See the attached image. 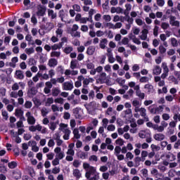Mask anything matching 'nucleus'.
<instances>
[{
    "label": "nucleus",
    "instance_id": "obj_1",
    "mask_svg": "<svg viewBox=\"0 0 180 180\" xmlns=\"http://www.w3.org/2000/svg\"><path fill=\"white\" fill-rule=\"evenodd\" d=\"M26 117H27V122L28 123V124H34V123H36V119L34 118V117H33L32 115V112H30V111H28L26 114H25Z\"/></svg>",
    "mask_w": 180,
    "mask_h": 180
},
{
    "label": "nucleus",
    "instance_id": "obj_2",
    "mask_svg": "<svg viewBox=\"0 0 180 180\" xmlns=\"http://www.w3.org/2000/svg\"><path fill=\"white\" fill-rule=\"evenodd\" d=\"M169 24L171 26H175L176 27H179L180 22L176 20V17L174 15L169 16Z\"/></svg>",
    "mask_w": 180,
    "mask_h": 180
},
{
    "label": "nucleus",
    "instance_id": "obj_3",
    "mask_svg": "<svg viewBox=\"0 0 180 180\" xmlns=\"http://www.w3.org/2000/svg\"><path fill=\"white\" fill-rule=\"evenodd\" d=\"M74 88V84L70 82H66L63 84L64 91H71Z\"/></svg>",
    "mask_w": 180,
    "mask_h": 180
},
{
    "label": "nucleus",
    "instance_id": "obj_4",
    "mask_svg": "<svg viewBox=\"0 0 180 180\" xmlns=\"http://www.w3.org/2000/svg\"><path fill=\"white\" fill-rule=\"evenodd\" d=\"M37 94V89L34 86H32L27 91V96H29V98H33V96H36Z\"/></svg>",
    "mask_w": 180,
    "mask_h": 180
},
{
    "label": "nucleus",
    "instance_id": "obj_5",
    "mask_svg": "<svg viewBox=\"0 0 180 180\" xmlns=\"http://www.w3.org/2000/svg\"><path fill=\"white\" fill-rule=\"evenodd\" d=\"M79 110H81V108L78 107L73 109V115L75 119H82V115L79 114Z\"/></svg>",
    "mask_w": 180,
    "mask_h": 180
},
{
    "label": "nucleus",
    "instance_id": "obj_6",
    "mask_svg": "<svg viewBox=\"0 0 180 180\" xmlns=\"http://www.w3.org/2000/svg\"><path fill=\"white\" fill-rule=\"evenodd\" d=\"M15 75L17 79H23L25 78V75H23V71L18 70L15 71Z\"/></svg>",
    "mask_w": 180,
    "mask_h": 180
},
{
    "label": "nucleus",
    "instance_id": "obj_7",
    "mask_svg": "<svg viewBox=\"0 0 180 180\" xmlns=\"http://www.w3.org/2000/svg\"><path fill=\"white\" fill-rule=\"evenodd\" d=\"M153 137L156 141H162L165 139V135L164 134H155Z\"/></svg>",
    "mask_w": 180,
    "mask_h": 180
},
{
    "label": "nucleus",
    "instance_id": "obj_8",
    "mask_svg": "<svg viewBox=\"0 0 180 180\" xmlns=\"http://www.w3.org/2000/svg\"><path fill=\"white\" fill-rule=\"evenodd\" d=\"M147 34H148V30L143 29L142 30V34L140 36L141 40H147Z\"/></svg>",
    "mask_w": 180,
    "mask_h": 180
},
{
    "label": "nucleus",
    "instance_id": "obj_9",
    "mask_svg": "<svg viewBox=\"0 0 180 180\" xmlns=\"http://www.w3.org/2000/svg\"><path fill=\"white\" fill-rule=\"evenodd\" d=\"M57 64H58V62L56 58H51L49 60L48 65H49V67H56Z\"/></svg>",
    "mask_w": 180,
    "mask_h": 180
},
{
    "label": "nucleus",
    "instance_id": "obj_10",
    "mask_svg": "<svg viewBox=\"0 0 180 180\" xmlns=\"http://www.w3.org/2000/svg\"><path fill=\"white\" fill-rule=\"evenodd\" d=\"M95 53V46H90L88 47L86 53L88 56H94V53Z\"/></svg>",
    "mask_w": 180,
    "mask_h": 180
},
{
    "label": "nucleus",
    "instance_id": "obj_11",
    "mask_svg": "<svg viewBox=\"0 0 180 180\" xmlns=\"http://www.w3.org/2000/svg\"><path fill=\"white\" fill-rule=\"evenodd\" d=\"M46 15V8L41 7L38 9L37 12V15L38 16H44Z\"/></svg>",
    "mask_w": 180,
    "mask_h": 180
},
{
    "label": "nucleus",
    "instance_id": "obj_12",
    "mask_svg": "<svg viewBox=\"0 0 180 180\" xmlns=\"http://www.w3.org/2000/svg\"><path fill=\"white\" fill-rule=\"evenodd\" d=\"M161 68L158 65H156L155 69L153 70V75H160L161 74Z\"/></svg>",
    "mask_w": 180,
    "mask_h": 180
},
{
    "label": "nucleus",
    "instance_id": "obj_13",
    "mask_svg": "<svg viewBox=\"0 0 180 180\" xmlns=\"http://www.w3.org/2000/svg\"><path fill=\"white\" fill-rule=\"evenodd\" d=\"M106 44H108V39L106 38L102 39L100 41V48L105 49Z\"/></svg>",
    "mask_w": 180,
    "mask_h": 180
},
{
    "label": "nucleus",
    "instance_id": "obj_14",
    "mask_svg": "<svg viewBox=\"0 0 180 180\" xmlns=\"http://www.w3.org/2000/svg\"><path fill=\"white\" fill-rule=\"evenodd\" d=\"M13 174L14 179L18 180L22 178V172L20 171L13 172Z\"/></svg>",
    "mask_w": 180,
    "mask_h": 180
},
{
    "label": "nucleus",
    "instance_id": "obj_15",
    "mask_svg": "<svg viewBox=\"0 0 180 180\" xmlns=\"http://www.w3.org/2000/svg\"><path fill=\"white\" fill-rule=\"evenodd\" d=\"M106 79V74L105 72H102L98 78V81L101 84H105V80Z\"/></svg>",
    "mask_w": 180,
    "mask_h": 180
},
{
    "label": "nucleus",
    "instance_id": "obj_16",
    "mask_svg": "<svg viewBox=\"0 0 180 180\" xmlns=\"http://www.w3.org/2000/svg\"><path fill=\"white\" fill-rule=\"evenodd\" d=\"M8 168H10V169H15V168H16V167H18V162H16L15 161L8 162Z\"/></svg>",
    "mask_w": 180,
    "mask_h": 180
},
{
    "label": "nucleus",
    "instance_id": "obj_17",
    "mask_svg": "<svg viewBox=\"0 0 180 180\" xmlns=\"http://www.w3.org/2000/svg\"><path fill=\"white\" fill-rule=\"evenodd\" d=\"M58 16L60 18L61 22H64V18H65V11L64 10H60L58 12Z\"/></svg>",
    "mask_w": 180,
    "mask_h": 180
},
{
    "label": "nucleus",
    "instance_id": "obj_18",
    "mask_svg": "<svg viewBox=\"0 0 180 180\" xmlns=\"http://www.w3.org/2000/svg\"><path fill=\"white\" fill-rule=\"evenodd\" d=\"M73 175L77 178V179H79V178H81V173L79 172V169H75L73 170Z\"/></svg>",
    "mask_w": 180,
    "mask_h": 180
},
{
    "label": "nucleus",
    "instance_id": "obj_19",
    "mask_svg": "<svg viewBox=\"0 0 180 180\" xmlns=\"http://www.w3.org/2000/svg\"><path fill=\"white\" fill-rule=\"evenodd\" d=\"M92 172H95V169H94V167H91L90 168V171L86 172L85 174V176L87 179H89V178H91V174H92Z\"/></svg>",
    "mask_w": 180,
    "mask_h": 180
},
{
    "label": "nucleus",
    "instance_id": "obj_20",
    "mask_svg": "<svg viewBox=\"0 0 180 180\" xmlns=\"http://www.w3.org/2000/svg\"><path fill=\"white\" fill-rule=\"evenodd\" d=\"M141 161V158H140V157H136L134 158V162H135L134 167H135V168H137V167L140 166Z\"/></svg>",
    "mask_w": 180,
    "mask_h": 180
},
{
    "label": "nucleus",
    "instance_id": "obj_21",
    "mask_svg": "<svg viewBox=\"0 0 180 180\" xmlns=\"http://www.w3.org/2000/svg\"><path fill=\"white\" fill-rule=\"evenodd\" d=\"M15 115L16 117H20V116H23V110L22 109H15Z\"/></svg>",
    "mask_w": 180,
    "mask_h": 180
},
{
    "label": "nucleus",
    "instance_id": "obj_22",
    "mask_svg": "<svg viewBox=\"0 0 180 180\" xmlns=\"http://www.w3.org/2000/svg\"><path fill=\"white\" fill-rule=\"evenodd\" d=\"M79 29V27H78V25L74 24L72 25V27L70 30H68V33H74V32H77Z\"/></svg>",
    "mask_w": 180,
    "mask_h": 180
},
{
    "label": "nucleus",
    "instance_id": "obj_23",
    "mask_svg": "<svg viewBox=\"0 0 180 180\" xmlns=\"http://www.w3.org/2000/svg\"><path fill=\"white\" fill-rule=\"evenodd\" d=\"M136 96L139 97V99H144V98H146V94L144 93H141V91H136Z\"/></svg>",
    "mask_w": 180,
    "mask_h": 180
},
{
    "label": "nucleus",
    "instance_id": "obj_24",
    "mask_svg": "<svg viewBox=\"0 0 180 180\" xmlns=\"http://www.w3.org/2000/svg\"><path fill=\"white\" fill-rule=\"evenodd\" d=\"M60 94V90L57 88H54L52 89V95L53 96H58Z\"/></svg>",
    "mask_w": 180,
    "mask_h": 180
},
{
    "label": "nucleus",
    "instance_id": "obj_25",
    "mask_svg": "<svg viewBox=\"0 0 180 180\" xmlns=\"http://www.w3.org/2000/svg\"><path fill=\"white\" fill-rule=\"evenodd\" d=\"M162 68H163L164 72H169V69H168V66L167 65V63L163 62L162 63Z\"/></svg>",
    "mask_w": 180,
    "mask_h": 180
},
{
    "label": "nucleus",
    "instance_id": "obj_26",
    "mask_svg": "<svg viewBox=\"0 0 180 180\" xmlns=\"http://www.w3.org/2000/svg\"><path fill=\"white\" fill-rule=\"evenodd\" d=\"M51 103H54V99L53 98H48L46 103V106H50Z\"/></svg>",
    "mask_w": 180,
    "mask_h": 180
},
{
    "label": "nucleus",
    "instance_id": "obj_27",
    "mask_svg": "<svg viewBox=\"0 0 180 180\" xmlns=\"http://www.w3.org/2000/svg\"><path fill=\"white\" fill-rule=\"evenodd\" d=\"M69 34H71L72 37H81V32L76 31V32L74 34V32H69Z\"/></svg>",
    "mask_w": 180,
    "mask_h": 180
},
{
    "label": "nucleus",
    "instance_id": "obj_28",
    "mask_svg": "<svg viewBox=\"0 0 180 180\" xmlns=\"http://www.w3.org/2000/svg\"><path fill=\"white\" fill-rule=\"evenodd\" d=\"M25 53L28 55L33 54L34 53V48L31 47L25 49Z\"/></svg>",
    "mask_w": 180,
    "mask_h": 180
},
{
    "label": "nucleus",
    "instance_id": "obj_29",
    "mask_svg": "<svg viewBox=\"0 0 180 180\" xmlns=\"http://www.w3.org/2000/svg\"><path fill=\"white\" fill-rule=\"evenodd\" d=\"M159 51H160V54H164V53H167V49H165V47H164V46L160 45L159 46Z\"/></svg>",
    "mask_w": 180,
    "mask_h": 180
},
{
    "label": "nucleus",
    "instance_id": "obj_30",
    "mask_svg": "<svg viewBox=\"0 0 180 180\" xmlns=\"http://www.w3.org/2000/svg\"><path fill=\"white\" fill-rule=\"evenodd\" d=\"M124 15H126L127 18L126 20H127L129 22V23H130V25H133V22H134V20L133 19V18H130V16H129L126 12L124 13Z\"/></svg>",
    "mask_w": 180,
    "mask_h": 180
},
{
    "label": "nucleus",
    "instance_id": "obj_31",
    "mask_svg": "<svg viewBox=\"0 0 180 180\" xmlns=\"http://www.w3.org/2000/svg\"><path fill=\"white\" fill-rule=\"evenodd\" d=\"M150 148L152 150V151H153L155 153V151H160V146H157V145H154V144H152L150 146Z\"/></svg>",
    "mask_w": 180,
    "mask_h": 180
},
{
    "label": "nucleus",
    "instance_id": "obj_32",
    "mask_svg": "<svg viewBox=\"0 0 180 180\" xmlns=\"http://www.w3.org/2000/svg\"><path fill=\"white\" fill-rule=\"evenodd\" d=\"M61 56V53L58 51H52L51 53V57H60Z\"/></svg>",
    "mask_w": 180,
    "mask_h": 180
},
{
    "label": "nucleus",
    "instance_id": "obj_33",
    "mask_svg": "<svg viewBox=\"0 0 180 180\" xmlns=\"http://www.w3.org/2000/svg\"><path fill=\"white\" fill-rule=\"evenodd\" d=\"M171 43H172V46L173 47L178 46V41L175 38H172L171 39Z\"/></svg>",
    "mask_w": 180,
    "mask_h": 180
},
{
    "label": "nucleus",
    "instance_id": "obj_34",
    "mask_svg": "<svg viewBox=\"0 0 180 180\" xmlns=\"http://www.w3.org/2000/svg\"><path fill=\"white\" fill-rule=\"evenodd\" d=\"M116 144H118V146H123L124 144V141L122 138H118L117 140L115 141Z\"/></svg>",
    "mask_w": 180,
    "mask_h": 180
},
{
    "label": "nucleus",
    "instance_id": "obj_35",
    "mask_svg": "<svg viewBox=\"0 0 180 180\" xmlns=\"http://www.w3.org/2000/svg\"><path fill=\"white\" fill-rule=\"evenodd\" d=\"M72 165H73V167H75V168H79V165H81V162H79V160H75L73 161Z\"/></svg>",
    "mask_w": 180,
    "mask_h": 180
},
{
    "label": "nucleus",
    "instance_id": "obj_36",
    "mask_svg": "<svg viewBox=\"0 0 180 180\" xmlns=\"http://www.w3.org/2000/svg\"><path fill=\"white\" fill-rule=\"evenodd\" d=\"M55 103H60V105H63L64 103V98H57L54 100Z\"/></svg>",
    "mask_w": 180,
    "mask_h": 180
},
{
    "label": "nucleus",
    "instance_id": "obj_37",
    "mask_svg": "<svg viewBox=\"0 0 180 180\" xmlns=\"http://www.w3.org/2000/svg\"><path fill=\"white\" fill-rule=\"evenodd\" d=\"M153 85L150 84H145L144 86V89H148V92H151V90L153 89Z\"/></svg>",
    "mask_w": 180,
    "mask_h": 180
},
{
    "label": "nucleus",
    "instance_id": "obj_38",
    "mask_svg": "<svg viewBox=\"0 0 180 180\" xmlns=\"http://www.w3.org/2000/svg\"><path fill=\"white\" fill-rule=\"evenodd\" d=\"M31 22L33 23V25H37V18H36L35 14L32 15Z\"/></svg>",
    "mask_w": 180,
    "mask_h": 180
},
{
    "label": "nucleus",
    "instance_id": "obj_39",
    "mask_svg": "<svg viewBox=\"0 0 180 180\" xmlns=\"http://www.w3.org/2000/svg\"><path fill=\"white\" fill-rule=\"evenodd\" d=\"M133 37L134 38L132 39V41L134 43H135V44H138V45L141 44V41H140V39L136 38V36H133Z\"/></svg>",
    "mask_w": 180,
    "mask_h": 180
},
{
    "label": "nucleus",
    "instance_id": "obj_40",
    "mask_svg": "<svg viewBox=\"0 0 180 180\" xmlns=\"http://www.w3.org/2000/svg\"><path fill=\"white\" fill-rule=\"evenodd\" d=\"M148 80H149L148 77H141L139 79V82H141L143 84V83L148 82Z\"/></svg>",
    "mask_w": 180,
    "mask_h": 180
},
{
    "label": "nucleus",
    "instance_id": "obj_41",
    "mask_svg": "<svg viewBox=\"0 0 180 180\" xmlns=\"http://www.w3.org/2000/svg\"><path fill=\"white\" fill-rule=\"evenodd\" d=\"M32 105L33 104L32 103L31 101H26L25 103V108L26 109H30V108H32Z\"/></svg>",
    "mask_w": 180,
    "mask_h": 180
},
{
    "label": "nucleus",
    "instance_id": "obj_42",
    "mask_svg": "<svg viewBox=\"0 0 180 180\" xmlns=\"http://www.w3.org/2000/svg\"><path fill=\"white\" fill-rule=\"evenodd\" d=\"M160 27L157 25L155 26L154 29H153V34L155 37H157V36H158V30H159Z\"/></svg>",
    "mask_w": 180,
    "mask_h": 180
},
{
    "label": "nucleus",
    "instance_id": "obj_43",
    "mask_svg": "<svg viewBox=\"0 0 180 180\" xmlns=\"http://www.w3.org/2000/svg\"><path fill=\"white\" fill-rule=\"evenodd\" d=\"M70 68L72 70H75V68H77V60H72L70 63Z\"/></svg>",
    "mask_w": 180,
    "mask_h": 180
},
{
    "label": "nucleus",
    "instance_id": "obj_44",
    "mask_svg": "<svg viewBox=\"0 0 180 180\" xmlns=\"http://www.w3.org/2000/svg\"><path fill=\"white\" fill-rule=\"evenodd\" d=\"M140 112H141V116H142V117L147 116V114L146 113V108H140Z\"/></svg>",
    "mask_w": 180,
    "mask_h": 180
},
{
    "label": "nucleus",
    "instance_id": "obj_45",
    "mask_svg": "<svg viewBox=\"0 0 180 180\" xmlns=\"http://www.w3.org/2000/svg\"><path fill=\"white\" fill-rule=\"evenodd\" d=\"M86 157H88V153L85 152H82L79 155V158L82 160H86Z\"/></svg>",
    "mask_w": 180,
    "mask_h": 180
},
{
    "label": "nucleus",
    "instance_id": "obj_46",
    "mask_svg": "<svg viewBox=\"0 0 180 180\" xmlns=\"http://www.w3.org/2000/svg\"><path fill=\"white\" fill-rule=\"evenodd\" d=\"M141 174L143 175L144 178L148 176V170L147 169H141Z\"/></svg>",
    "mask_w": 180,
    "mask_h": 180
},
{
    "label": "nucleus",
    "instance_id": "obj_47",
    "mask_svg": "<svg viewBox=\"0 0 180 180\" xmlns=\"http://www.w3.org/2000/svg\"><path fill=\"white\" fill-rule=\"evenodd\" d=\"M115 129H116V127L114 124H110L107 127V130H108V131H115Z\"/></svg>",
    "mask_w": 180,
    "mask_h": 180
},
{
    "label": "nucleus",
    "instance_id": "obj_48",
    "mask_svg": "<svg viewBox=\"0 0 180 180\" xmlns=\"http://www.w3.org/2000/svg\"><path fill=\"white\" fill-rule=\"evenodd\" d=\"M49 129H51L52 131H54V130L57 129V124H56V122H51V126L49 127Z\"/></svg>",
    "mask_w": 180,
    "mask_h": 180
},
{
    "label": "nucleus",
    "instance_id": "obj_49",
    "mask_svg": "<svg viewBox=\"0 0 180 180\" xmlns=\"http://www.w3.org/2000/svg\"><path fill=\"white\" fill-rule=\"evenodd\" d=\"M161 27L162 29H163V30H167V29L169 27V24H168L167 22H162L161 25Z\"/></svg>",
    "mask_w": 180,
    "mask_h": 180
},
{
    "label": "nucleus",
    "instance_id": "obj_50",
    "mask_svg": "<svg viewBox=\"0 0 180 180\" xmlns=\"http://www.w3.org/2000/svg\"><path fill=\"white\" fill-rule=\"evenodd\" d=\"M64 157H65L64 152H60L58 153V155H56V158H58V160H63Z\"/></svg>",
    "mask_w": 180,
    "mask_h": 180
},
{
    "label": "nucleus",
    "instance_id": "obj_51",
    "mask_svg": "<svg viewBox=\"0 0 180 180\" xmlns=\"http://www.w3.org/2000/svg\"><path fill=\"white\" fill-rule=\"evenodd\" d=\"M72 8L76 11V12H81V6H79V5L75 4L72 6Z\"/></svg>",
    "mask_w": 180,
    "mask_h": 180
},
{
    "label": "nucleus",
    "instance_id": "obj_52",
    "mask_svg": "<svg viewBox=\"0 0 180 180\" xmlns=\"http://www.w3.org/2000/svg\"><path fill=\"white\" fill-rule=\"evenodd\" d=\"M87 70H94L95 68V65L92 63H89L86 64Z\"/></svg>",
    "mask_w": 180,
    "mask_h": 180
},
{
    "label": "nucleus",
    "instance_id": "obj_53",
    "mask_svg": "<svg viewBox=\"0 0 180 180\" xmlns=\"http://www.w3.org/2000/svg\"><path fill=\"white\" fill-rule=\"evenodd\" d=\"M68 155H72L74 156L75 154V150L74 149H68V152L66 153Z\"/></svg>",
    "mask_w": 180,
    "mask_h": 180
},
{
    "label": "nucleus",
    "instance_id": "obj_54",
    "mask_svg": "<svg viewBox=\"0 0 180 180\" xmlns=\"http://www.w3.org/2000/svg\"><path fill=\"white\" fill-rule=\"evenodd\" d=\"M34 64H36V60H34V58H30L28 61V65H34Z\"/></svg>",
    "mask_w": 180,
    "mask_h": 180
},
{
    "label": "nucleus",
    "instance_id": "obj_55",
    "mask_svg": "<svg viewBox=\"0 0 180 180\" xmlns=\"http://www.w3.org/2000/svg\"><path fill=\"white\" fill-rule=\"evenodd\" d=\"M0 95L2 96H5L6 95V89L2 87L0 89Z\"/></svg>",
    "mask_w": 180,
    "mask_h": 180
},
{
    "label": "nucleus",
    "instance_id": "obj_56",
    "mask_svg": "<svg viewBox=\"0 0 180 180\" xmlns=\"http://www.w3.org/2000/svg\"><path fill=\"white\" fill-rule=\"evenodd\" d=\"M60 164V160L57 158H56L53 161H52V165L56 167V165H58Z\"/></svg>",
    "mask_w": 180,
    "mask_h": 180
},
{
    "label": "nucleus",
    "instance_id": "obj_57",
    "mask_svg": "<svg viewBox=\"0 0 180 180\" xmlns=\"http://www.w3.org/2000/svg\"><path fill=\"white\" fill-rule=\"evenodd\" d=\"M122 44H124V46L129 44V38L127 37H124L122 39Z\"/></svg>",
    "mask_w": 180,
    "mask_h": 180
},
{
    "label": "nucleus",
    "instance_id": "obj_58",
    "mask_svg": "<svg viewBox=\"0 0 180 180\" xmlns=\"http://www.w3.org/2000/svg\"><path fill=\"white\" fill-rule=\"evenodd\" d=\"M165 4V1L164 0H157V5L158 6H164Z\"/></svg>",
    "mask_w": 180,
    "mask_h": 180
},
{
    "label": "nucleus",
    "instance_id": "obj_59",
    "mask_svg": "<svg viewBox=\"0 0 180 180\" xmlns=\"http://www.w3.org/2000/svg\"><path fill=\"white\" fill-rule=\"evenodd\" d=\"M60 172V168L59 167H55L53 169H52V174H59Z\"/></svg>",
    "mask_w": 180,
    "mask_h": 180
},
{
    "label": "nucleus",
    "instance_id": "obj_60",
    "mask_svg": "<svg viewBox=\"0 0 180 180\" xmlns=\"http://www.w3.org/2000/svg\"><path fill=\"white\" fill-rule=\"evenodd\" d=\"M32 35L30 34H27L25 36V40L29 42L28 44H30V41H32Z\"/></svg>",
    "mask_w": 180,
    "mask_h": 180
},
{
    "label": "nucleus",
    "instance_id": "obj_61",
    "mask_svg": "<svg viewBox=\"0 0 180 180\" xmlns=\"http://www.w3.org/2000/svg\"><path fill=\"white\" fill-rule=\"evenodd\" d=\"M162 109H164V108H162V105H160L159 107H157L155 108V110L157 113H160V112H162Z\"/></svg>",
    "mask_w": 180,
    "mask_h": 180
},
{
    "label": "nucleus",
    "instance_id": "obj_62",
    "mask_svg": "<svg viewBox=\"0 0 180 180\" xmlns=\"http://www.w3.org/2000/svg\"><path fill=\"white\" fill-rule=\"evenodd\" d=\"M162 117L163 120H169V114L164 113V114H162Z\"/></svg>",
    "mask_w": 180,
    "mask_h": 180
},
{
    "label": "nucleus",
    "instance_id": "obj_63",
    "mask_svg": "<svg viewBox=\"0 0 180 180\" xmlns=\"http://www.w3.org/2000/svg\"><path fill=\"white\" fill-rule=\"evenodd\" d=\"M55 144H56V143L54 142V140H53V139H50L48 142V146L49 147H54Z\"/></svg>",
    "mask_w": 180,
    "mask_h": 180
},
{
    "label": "nucleus",
    "instance_id": "obj_64",
    "mask_svg": "<svg viewBox=\"0 0 180 180\" xmlns=\"http://www.w3.org/2000/svg\"><path fill=\"white\" fill-rule=\"evenodd\" d=\"M1 115L3 117H4L5 120H7L8 117H9V116H8V112H6V110L2 111Z\"/></svg>",
    "mask_w": 180,
    "mask_h": 180
}]
</instances>
